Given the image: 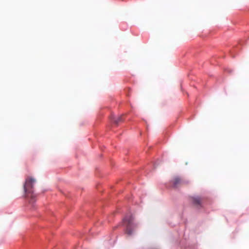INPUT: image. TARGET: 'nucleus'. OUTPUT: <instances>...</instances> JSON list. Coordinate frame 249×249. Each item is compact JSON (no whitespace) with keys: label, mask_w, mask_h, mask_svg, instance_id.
I'll use <instances>...</instances> for the list:
<instances>
[{"label":"nucleus","mask_w":249,"mask_h":249,"mask_svg":"<svg viewBox=\"0 0 249 249\" xmlns=\"http://www.w3.org/2000/svg\"><path fill=\"white\" fill-rule=\"evenodd\" d=\"M36 182V179L32 177H28L25 179L24 184V191L25 197L30 198L29 203L33 205L36 201V195L34 194L33 188Z\"/></svg>","instance_id":"1"},{"label":"nucleus","mask_w":249,"mask_h":249,"mask_svg":"<svg viewBox=\"0 0 249 249\" xmlns=\"http://www.w3.org/2000/svg\"><path fill=\"white\" fill-rule=\"evenodd\" d=\"M133 218L132 216L130 215L128 217L126 216L124 219V222L126 226L125 233L128 235H131L136 225L133 223Z\"/></svg>","instance_id":"2"},{"label":"nucleus","mask_w":249,"mask_h":249,"mask_svg":"<svg viewBox=\"0 0 249 249\" xmlns=\"http://www.w3.org/2000/svg\"><path fill=\"white\" fill-rule=\"evenodd\" d=\"M172 182L174 187H178L183 183L182 180L179 177H175Z\"/></svg>","instance_id":"3"},{"label":"nucleus","mask_w":249,"mask_h":249,"mask_svg":"<svg viewBox=\"0 0 249 249\" xmlns=\"http://www.w3.org/2000/svg\"><path fill=\"white\" fill-rule=\"evenodd\" d=\"M201 198L198 196L193 197V203L196 205H199L201 203Z\"/></svg>","instance_id":"4"},{"label":"nucleus","mask_w":249,"mask_h":249,"mask_svg":"<svg viewBox=\"0 0 249 249\" xmlns=\"http://www.w3.org/2000/svg\"><path fill=\"white\" fill-rule=\"evenodd\" d=\"M123 121L122 120V116L118 117L117 118H115L113 120V122L115 124H117L120 122H122Z\"/></svg>","instance_id":"5"}]
</instances>
